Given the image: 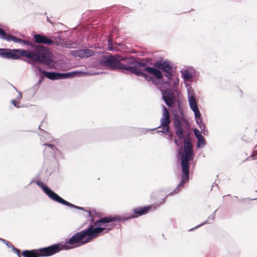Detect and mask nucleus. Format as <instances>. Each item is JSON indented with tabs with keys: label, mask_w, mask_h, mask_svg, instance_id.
Wrapping results in <instances>:
<instances>
[{
	"label": "nucleus",
	"mask_w": 257,
	"mask_h": 257,
	"mask_svg": "<svg viewBox=\"0 0 257 257\" xmlns=\"http://www.w3.org/2000/svg\"><path fill=\"white\" fill-rule=\"evenodd\" d=\"M151 208V206H148L143 208H136L134 209V212L137 215H130L127 217H121L119 215L103 217L94 222V225L96 226V227H94L92 225H90L88 227L90 230L91 233L92 234L93 238H94L98 236L102 232L104 231L105 233H107L111 230L113 228L114 225L110 223L114 221H124L127 219L137 217L139 216L148 213Z\"/></svg>",
	"instance_id": "f257e3e1"
},
{
	"label": "nucleus",
	"mask_w": 257,
	"mask_h": 257,
	"mask_svg": "<svg viewBox=\"0 0 257 257\" xmlns=\"http://www.w3.org/2000/svg\"><path fill=\"white\" fill-rule=\"evenodd\" d=\"M184 150L181 155V170L182 174L181 176V181L179 182L175 189L171 192V194H175L179 192L181 188H183L185 183L189 181V161L193 158V152L192 145L189 138L184 140Z\"/></svg>",
	"instance_id": "f03ea898"
},
{
	"label": "nucleus",
	"mask_w": 257,
	"mask_h": 257,
	"mask_svg": "<svg viewBox=\"0 0 257 257\" xmlns=\"http://www.w3.org/2000/svg\"><path fill=\"white\" fill-rule=\"evenodd\" d=\"M130 64L132 66L130 68L129 72L138 76H142L147 81H151L153 83L157 85L160 84V80L156 81L154 78L145 73V71H147L149 74L154 75L157 79H161L162 78V74L160 70L153 67L147 66L145 63L140 62L134 60L133 63Z\"/></svg>",
	"instance_id": "7ed1b4c3"
},
{
	"label": "nucleus",
	"mask_w": 257,
	"mask_h": 257,
	"mask_svg": "<svg viewBox=\"0 0 257 257\" xmlns=\"http://www.w3.org/2000/svg\"><path fill=\"white\" fill-rule=\"evenodd\" d=\"M133 61L134 59L130 58L126 59L124 63H121L114 56L107 55L101 59L100 63L103 66H109L112 69H117L122 72L127 73L131 67L132 65L130 64L133 63Z\"/></svg>",
	"instance_id": "20e7f679"
},
{
	"label": "nucleus",
	"mask_w": 257,
	"mask_h": 257,
	"mask_svg": "<svg viewBox=\"0 0 257 257\" xmlns=\"http://www.w3.org/2000/svg\"><path fill=\"white\" fill-rule=\"evenodd\" d=\"M88 227L73 235L64 244H67L70 248L79 247L91 241L93 237Z\"/></svg>",
	"instance_id": "39448f33"
},
{
	"label": "nucleus",
	"mask_w": 257,
	"mask_h": 257,
	"mask_svg": "<svg viewBox=\"0 0 257 257\" xmlns=\"http://www.w3.org/2000/svg\"><path fill=\"white\" fill-rule=\"evenodd\" d=\"M31 49L34 52L33 60L38 61L46 65H49L52 60L50 58V51L45 47L30 44Z\"/></svg>",
	"instance_id": "423d86ee"
},
{
	"label": "nucleus",
	"mask_w": 257,
	"mask_h": 257,
	"mask_svg": "<svg viewBox=\"0 0 257 257\" xmlns=\"http://www.w3.org/2000/svg\"><path fill=\"white\" fill-rule=\"evenodd\" d=\"M37 184L40 187L44 192L47 195V196L51 200L61 203L63 205L67 206L71 208H73L75 209H78L79 210H81L83 211H85L84 208L82 207H79L76 206L73 204L69 203V202L65 200L61 197H60L57 194L55 193L54 191H53L50 188H49L48 186L45 185L43 183L37 182Z\"/></svg>",
	"instance_id": "0eeeda50"
},
{
	"label": "nucleus",
	"mask_w": 257,
	"mask_h": 257,
	"mask_svg": "<svg viewBox=\"0 0 257 257\" xmlns=\"http://www.w3.org/2000/svg\"><path fill=\"white\" fill-rule=\"evenodd\" d=\"M160 122L161 124L159 126L153 128L152 130L161 128V130H158L157 132L166 134L167 139L171 141L173 138V134L169 130V124L171 122L170 114L167 108L164 105H163L162 117L161 118Z\"/></svg>",
	"instance_id": "6e6552de"
},
{
	"label": "nucleus",
	"mask_w": 257,
	"mask_h": 257,
	"mask_svg": "<svg viewBox=\"0 0 257 257\" xmlns=\"http://www.w3.org/2000/svg\"><path fill=\"white\" fill-rule=\"evenodd\" d=\"M70 247L67 244H55L48 247L39 249L40 256H48L52 255L60 250L69 249Z\"/></svg>",
	"instance_id": "1a4fd4ad"
},
{
	"label": "nucleus",
	"mask_w": 257,
	"mask_h": 257,
	"mask_svg": "<svg viewBox=\"0 0 257 257\" xmlns=\"http://www.w3.org/2000/svg\"><path fill=\"white\" fill-rule=\"evenodd\" d=\"M40 72L44 74V76L51 80L64 79L72 77L77 72H70L68 73H57L53 72H47L39 69Z\"/></svg>",
	"instance_id": "9d476101"
},
{
	"label": "nucleus",
	"mask_w": 257,
	"mask_h": 257,
	"mask_svg": "<svg viewBox=\"0 0 257 257\" xmlns=\"http://www.w3.org/2000/svg\"><path fill=\"white\" fill-rule=\"evenodd\" d=\"M155 67L158 69H161L165 72L164 74L165 77H170L172 76V66L171 63L167 61H160L156 62L154 65Z\"/></svg>",
	"instance_id": "9b49d317"
},
{
	"label": "nucleus",
	"mask_w": 257,
	"mask_h": 257,
	"mask_svg": "<svg viewBox=\"0 0 257 257\" xmlns=\"http://www.w3.org/2000/svg\"><path fill=\"white\" fill-rule=\"evenodd\" d=\"M162 95V98L166 104L171 106L175 103V97L174 92L167 89L166 90L160 89Z\"/></svg>",
	"instance_id": "f8f14e48"
},
{
	"label": "nucleus",
	"mask_w": 257,
	"mask_h": 257,
	"mask_svg": "<svg viewBox=\"0 0 257 257\" xmlns=\"http://www.w3.org/2000/svg\"><path fill=\"white\" fill-rule=\"evenodd\" d=\"M94 53L93 50L88 49L76 50L71 52V54L73 56L82 59L90 57L94 55Z\"/></svg>",
	"instance_id": "ddd939ff"
},
{
	"label": "nucleus",
	"mask_w": 257,
	"mask_h": 257,
	"mask_svg": "<svg viewBox=\"0 0 257 257\" xmlns=\"http://www.w3.org/2000/svg\"><path fill=\"white\" fill-rule=\"evenodd\" d=\"M173 123L174 126L176 127L175 133L176 135L180 139L183 138V130L181 125L180 116L179 114L175 113L174 115Z\"/></svg>",
	"instance_id": "4468645a"
},
{
	"label": "nucleus",
	"mask_w": 257,
	"mask_h": 257,
	"mask_svg": "<svg viewBox=\"0 0 257 257\" xmlns=\"http://www.w3.org/2000/svg\"><path fill=\"white\" fill-rule=\"evenodd\" d=\"M14 51L11 49L5 48H0V56L5 59L17 60L20 58V56L14 53Z\"/></svg>",
	"instance_id": "2eb2a0df"
},
{
	"label": "nucleus",
	"mask_w": 257,
	"mask_h": 257,
	"mask_svg": "<svg viewBox=\"0 0 257 257\" xmlns=\"http://www.w3.org/2000/svg\"><path fill=\"white\" fill-rule=\"evenodd\" d=\"M198 115L194 114L195 119L198 127L200 128L201 132L204 135H206L208 134V131L206 129L204 123L202 120L201 117V113L199 112Z\"/></svg>",
	"instance_id": "dca6fc26"
},
{
	"label": "nucleus",
	"mask_w": 257,
	"mask_h": 257,
	"mask_svg": "<svg viewBox=\"0 0 257 257\" xmlns=\"http://www.w3.org/2000/svg\"><path fill=\"white\" fill-rule=\"evenodd\" d=\"M34 38L35 42L37 43H42L44 44H52L53 43V40L40 34L35 35L34 36Z\"/></svg>",
	"instance_id": "f3484780"
},
{
	"label": "nucleus",
	"mask_w": 257,
	"mask_h": 257,
	"mask_svg": "<svg viewBox=\"0 0 257 257\" xmlns=\"http://www.w3.org/2000/svg\"><path fill=\"white\" fill-rule=\"evenodd\" d=\"M168 81L164 82L167 87H175L179 84V79L176 75L172 73V76L170 77H166Z\"/></svg>",
	"instance_id": "a211bd4d"
},
{
	"label": "nucleus",
	"mask_w": 257,
	"mask_h": 257,
	"mask_svg": "<svg viewBox=\"0 0 257 257\" xmlns=\"http://www.w3.org/2000/svg\"><path fill=\"white\" fill-rule=\"evenodd\" d=\"M188 103L190 108L193 111L194 113L196 114L197 115H198V113H199L200 111L195 98L193 96L188 97Z\"/></svg>",
	"instance_id": "6ab92c4d"
},
{
	"label": "nucleus",
	"mask_w": 257,
	"mask_h": 257,
	"mask_svg": "<svg viewBox=\"0 0 257 257\" xmlns=\"http://www.w3.org/2000/svg\"><path fill=\"white\" fill-rule=\"evenodd\" d=\"M13 51H14L15 52L19 53V54L21 56H25L28 58L33 59V55H34V52L33 51L32 49H31V51H28V50H20V49H13Z\"/></svg>",
	"instance_id": "aec40b11"
},
{
	"label": "nucleus",
	"mask_w": 257,
	"mask_h": 257,
	"mask_svg": "<svg viewBox=\"0 0 257 257\" xmlns=\"http://www.w3.org/2000/svg\"><path fill=\"white\" fill-rule=\"evenodd\" d=\"M23 257H39L40 256L39 251L38 250H24L22 253Z\"/></svg>",
	"instance_id": "412c9836"
},
{
	"label": "nucleus",
	"mask_w": 257,
	"mask_h": 257,
	"mask_svg": "<svg viewBox=\"0 0 257 257\" xmlns=\"http://www.w3.org/2000/svg\"><path fill=\"white\" fill-rule=\"evenodd\" d=\"M43 145L47 147L45 149L44 152L50 151L53 155L55 156L57 155V149L55 146L52 144H44Z\"/></svg>",
	"instance_id": "4be33fe9"
},
{
	"label": "nucleus",
	"mask_w": 257,
	"mask_h": 257,
	"mask_svg": "<svg viewBox=\"0 0 257 257\" xmlns=\"http://www.w3.org/2000/svg\"><path fill=\"white\" fill-rule=\"evenodd\" d=\"M0 240L3 241L9 247H11L12 250L17 253L18 257H21L20 251L19 249L16 248L12 243L4 239L0 238Z\"/></svg>",
	"instance_id": "5701e85b"
},
{
	"label": "nucleus",
	"mask_w": 257,
	"mask_h": 257,
	"mask_svg": "<svg viewBox=\"0 0 257 257\" xmlns=\"http://www.w3.org/2000/svg\"><path fill=\"white\" fill-rule=\"evenodd\" d=\"M12 35L6 33L4 30L0 28V38L8 42L11 41Z\"/></svg>",
	"instance_id": "b1692460"
},
{
	"label": "nucleus",
	"mask_w": 257,
	"mask_h": 257,
	"mask_svg": "<svg viewBox=\"0 0 257 257\" xmlns=\"http://www.w3.org/2000/svg\"><path fill=\"white\" fill-rule=\"evenodd\" d=\"M181 75L185 80H188L193 77V74L191 71L185 70L181 71Z\"/></svg>",
	"instance_id": "393cba45"
},
{
	"label": "nucleus",
	"mask_w": 257,
	"mask_h": 257,
	"mask_svg": "<svg viewBox=\"0 0 257 257\" xmlns=\"http://www.w3.org/2000/svg\"><path fill=\"white\" fill-rule=\"evenodd\" d=\"M11 41H13L15 43H18L20 44L27 45H29V46H30V44H31V43H29V42H28L26 40L21 39L18 38H17L15 36H14L13 35L11 37Z\"/></svg>",
	"instance_id": "a878e982"
},
{
	"label": "nucleus",
	"mask_w": 257,
	"mask_h": 257,
	"mask_svg": "<svg viewBox=\"0 0 257 257\" xmlns=\"http://www.w3.org/2000/svg\"><path fill=\"white\" fill-rule=\"evenodd\" d=\"M214 218H215V214L214 213L211 214L207 219V220L205 221L204 223L200 224V225H198L197 226H196L195 228H197L199 227H200L201 226H202V225L205 224L207 222H209V221L211 220V221H213L214 220Z\"/></svg>",
	"instance_id": "bb28decb"
},
{
	"label": "nucleus",
	"mask_w": 257,
	"mask_h": 257,
	"mask_svg": "<svg viewBox=\"0 0 257 257\" xmlns=\"http://www.w3.org/2000/svg\"><path fill=\"white\" fill-rule=\"evenodd\" d=\"M112 38L111 36H109L108 40V48L107 50L109 51H113V48L112 46Z\"/></svg>",
	"instance_id": "cd10ccee"
},
{
	"label": "nucleus",
	"mask_w": 257,
	"mask_h": 257,
	"mask_svg": "<svg viewBox=\"0 0 257 257\" xmlns=\"http://www.w3.org/2000/svg\"><path fill=\"white\" fill-rule=\"evenodd\" d=\"M194 135H195V137H196V138L197 139V140L203 137L201 134V133L198 130H197L196 128L194 129Z\"/></svg>",
	"instance_id": "c85d7f7f"
},
{
	"label": "nucleus",
	"mask_w": 257,
	"mask_h": 257,
	"mask_svg": "<svg viewBox=\"0 0 257 257\" xmlns=\"http://www.w3.org/2000/svg\"><path fill=\"white\" fill-rule=\"evenodd\" d=\"M205 144V141L204 137L198 139L197 147H200L201 146H204Z\"/></svg>",
	"instance_id": "c756f323"
},
{
	"label": "nucleus",
	"mask_w": 257,
	"mask_h": 257,
	"mask_svg": "<svg viewBox=\"0 0 257 257\" xmlns=\"http://www.w3.org/2000/svg\"><path fill=\"white\" fill-rule=\"evenodd\" d=\"M43 81V78H41L38 82L34 86L32 87V89L33 90H37L38 87H39V84Z\"/></svg>",
	"instance_id": "7c9ffc66"
},
{
	"label": "nucleus",
	"mask_w": 257,
	"mask_h": 257,
	"mask_svg": "<svg viewBox=\"0 0 257 257\" xmlns=\"http://www.w3.org/2000/svg\"><path fill=\"white\" fill-rule=\"evenodd\" d=\"M12 103L14 104V105L17 107H19L20 106V102L17 101L15 100H12Z\"/></svg>",
	"instance_id": "2f4dec72"
},
{
	"label": "nucleus",
	"mask_w": 257,
	"mask_h": 257,
	"mask_svg": "<svg viewBox=\"0 0 257 257\" xmlns=\"http://www.w3.org/2000/svg\"><path fill=\"white\" fill-rule=\"evenodd\" d=\"M43 135L46 136V137L47 138L46 140H48V141H50V140H49V138H50L49 134L47 132H45L44 131H43Z\"/></svg>",
	"instance_id": "473e14b6"
},
{
	"label": "nucleus",
	"mask_w": 257,
	"mask_h": 257,
	"mask_svg": "<svg viewBox=\"0 0 257 257\" xmlns=\"http://www.w3.org/2000/svg\"><path fill=\"white\" fill-rule=\"evenodd\" d=\"M22 98V94L21 92H19L17 98L20 100Z\"/></svg>",
	"instance_id": "72a5a7b5"
},
{
	"label": "nucleus",
	"mask_w": 257,
	"mask_h": 257,
	"mask_svg": "<svg viewBox=\"0 0 257 257\" xmlns=\"http://www.w3.org/2000/svg\"><path fill=\"white\" fill-rule=\"evenodd\" d=\"M179 109L180 114L183 115V109L180 107H179Z\"/></svg>",
	"instance_id": "f704fd0d"
},
{
	"label": "nucleus",
	"mask_w": 257,
	"mask_h": 257,
	"mask_svg": "<svg viewBox=\"0 0 257 257\" xmlns=\"http://www.w3.org/2000/svg\"><path fill=\"white\" fill-rule=\"evenodd\" d=\"M175 144H176L178 146H179V141L178 140L175 139Z\"/></svg>",
	"instance_id": "c9c22d12"
}]
</instances>
